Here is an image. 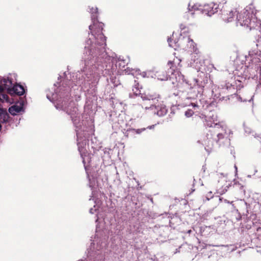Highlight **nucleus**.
<instances>
[{"label": "nucleus", "mask_w": 261, "mask_h": 261, "mask_svg": "<svg viewBox=\"0 0 261 261\" xmlns=\"http://www.w3.org/2000/svg\"><path fill=\"white\" fill-rule=\"evenodd\" d=\"M97 12V8H92L90 10L93 22L89 26L91 34H89L88 39L86 42L83 58L85 60H91L104 51L106 45V37L102 33L103 24L95 19L94 13Z\"/></svg>", "instance_id": "1"}, {"label": "nucleus", "mask_w": 261, "mask_h": 261, "mask_svg": "<svg viewBox=\"0 0 261 261\" xmlns=\"http://www.w3.org/2000/svg\"><path fill=\"white\" fill-rule=\"evenodd\" d=\"M256 10L253 4L247 6L244 9L239 12L236 17L237 25L248 28L258 29L261 28V21L255 17Z\"/></svg>", "instance_id": "2"}, {"label": "nucleus", "mask_w": 261, "mask_h": 261, "mask_svg": "<svg viewBox=\"0 0 261 261\" xmlns=\"http://www.w3.org/2000/svg\"><path fill=\"white\" fill-rule=\"evenodd\" d=\"M168 42L169 46L173 47L174 49H176L177 47H180L184 50L193 51L197 55L199 53L196 44L189 37H181L177 42L174 43H172L170 39H168Z\"/></svg>", "instance_id": "3"}, {"label": "nucleus", "mask_w": 261, "mask_h": 261, "mask_svg": "<svg viewBox=\"0 0 261 261\" xmlns=\"http://www.w3.org/2000/svg\"><path fill=\"white\" fill-rule=\"evenodd\" d=\"M213 117H213L208 118L206 120L205 124L209 127L214 126L218 130L217 137L219 139L229 137L232 134V132L227 127L226 124L223 121L217 122L216 116L215 118Z\"/></svg>", "instance_id": "4"}, {"label": "nucleus", "mask_w": 261, "mask_h": 261, "mask_svg": "<svg viewBox=\"0 0 261 261\" xmlns=\"http://www.w3.org/2000/svg\"><path fill=\"white\" fill-rule=\"evenodd\" d=\"M191 5H189V11H199L202 14L211 16L217 11L218 5L214 3L205 4L203 6L198 4H196L191 6Z\"/></svg>", "instance_id": "5"}, {"label": "nucleus", "mask_w": 261, "mask_h": 261, "mask_svg": "<svg viewBox=\"0 0 261 261\" xmlns=\"http://www.w3.org/2000/svg\"><path fill=\"white\" fill-rule=\"evenodd\" d=\"M55 107L57 109H62L65 111H66L67 113L71 115V117L75 125H76L80 122V115H79V113H77V108H73L72 111L73 113H72L68 111V108L66 106H64L63 105H60L57 103L56 104H55Z\"/></svg>", "instance_id": "6"}, {"label": "nucleus", "mask_w": 261, "mask_h": 261, "mask_svg": "<svg viewBox=\"0 0 261 261\" xmlns=\"http://www.w3.org/2000/svg\"><path fill=\"white\" fill-rule=\"evenodd\" d=\"M180 62L181 60L177 58L174 59L172 61H169L168 62V65L171 69L173 74L179 75L181 67Z\"/></svg>", "instance_id": "7"}, {"label": "nucleus", "mask_w": 261, "mask_h": 261, "mask_svg": "<svg viewBox=\"0 0 261 261\" xmlns=\"http://www.w3.org/2000/svg\"><path fill=\"white\" fill-rule=\"evenodd\" d=\"M76 135L77 137V145L79 146V150L80 152L81 155L83 159V163L84 164L85 169L87 170V167L85 165L86 163L87 155L85 151L86 150L85 148V146H86V141L84 140V142H82V143H80L79 140V133L77 132L76 133Z\"/></svg>", "instance_id": "8"}, {"label": "nucleus", "mask_w": 261, "mask_h": 261, "mask_svg": "<svg viewBox=\"0 0 261 261\" xmlns=\"http://www.w3.org/2000/svg\"><path fill=\"white\" fill-rule=\"evenodd\" d=\"M237 14L238 11L234 9L224 13L222 15V18L225 22H231L236 17H237Z\"/></svg>", "instance_id": "9"}, {"label": "nucleus", "mask_w": 261, "mask_h": 261, "mask_svg": "<svg viewBox=\"0 0 261 261\" xmlns=\"http://www.w3.org/2000/svg\"><path fill=\"white\" fill-rule=\"evenodd\" d=\"M260 45V43L259 44H257L256 47L249 51V55L252 58V60H256L255 62H259L261 59V47H259V46Z\"/></svg>", "instance_id": "10"}, {"label": "nucleus", "mask_w": 261, "mask_h": 261, "mask_svg": "<svg viewBox=\"0 0 261 261\" xmlns=\"http://www.w3.org/2000/svg\"><path fill=\"white\" fill-rule=\"evenodd\" d=\"M12 85L10 89H6L7 90L10 94H16L18 95H22L24 93V89L23 86L21 85L16 84L13 86Z\"/></svg>", "instance_id": "11"}, {"label": "nucleus", "mask_w": 261, "mask_h": 261, "mask_svg": "<svg viewBox=\"0 0 261 261\" xmlns=\"http://www.w3.org/2000/svg\"><path fill=\"white\" fill-rule=\"evenodd\" d=\"M12 85V81L8 77L0 78V92L5 89H10Z\"/></svg>", "instance_id": "12"}, {"label": "nucleus", "mask_w": 261, "mask_h": 261, "mask_svg": "<svg viewBox=\"0 0 261 261\" xmlns=\"http://www.w3.org/2000/svg\"><path fill=\"white\" fill-rule=\"evenodd\" d=\"M158 107H156V106L152 105L150 108L145 107V109L147 110L150 109L153 111L152 113L154 114H156L159 116H164L167 113V110L165 106H162L160 110H158Z\"/></svg>", "instance_id": "13"}, {"label": "nucleus", "mask_w": 261, "mask_h": 261, "mask_svg": "<svg viewBox=\"0 0 261 261\" xmlns=\"http://www.w3.org/2000/svg\"><path fill=\"white\" fill-rule=\"evenodd\" d=\"M23 105L22 102L16 103L14 105L9 108V113L13 115H17L18 113L23 111Z\"/></svg>", "instance_id": "14"}, {"label": "nucleus", "mask_w": 261, "mask_h": 261, "mask_svg": "<svg viewBox=\"0 0 261 261\" xmlns=\"http://www.w3.org/2000/svg\"><path fill=\"white\" fill-rule=\"evenodd\" d=\"M195 82V84L193 87V89H194V92L195 93V95L197 96L198 94H201L203 90L204 86L203 85H200L197 81V80H194Z\"/></svg>", "instance_id": "15"}, {"label": "nucleus", "mask_w": 261, "mask_h": 261, "mask_svg": "<svg viewBox=\"0 0 261 261\" xmlns=\"http://www.w3.org/2000/svg\"><path fill=\"white\" fill-rule=\"evenodd\" d=\"M141 98L143 100H150L160 98V95L156 94H149L143 93L141 94Z\"/></svg>", "instance_id": "16"}, {"label": "nucleus", "mask_w": 261, "mask_h": 261, "mask_svg": "<svg viewBox=\"0 0 261 261\" xmlns=\"http://www.w3.org/2000/svg\"><path fill=\"white\" fill-rule=\"evenodd\" d=\"M231 86L233 87V89L240 90L242 87L241 82L239 80H236V77L231 79Z\"/></svg>", "instance_id": "17"}, {"label": "nucleus", "mask_w": 261, "mask_h": 261, "mask_svg": "<svg viewBox=\"0 0 261 261\" xmlns=\"http://www.w3.org/2000/svg\"><path fill=\"white\" fill-rule=\"evenodd\" d=\"M9 118V115L6 110L0 109V123L6 122Z\"/></svg>", "instance_id": "18"}, {"label": "nucleus", "mask_w": 261, "mask_h": 261, "mask_svg": "<svg viewBox=\"0 0 261 261\" xmlns=\"http://www.w3.org/2000/svg\"><path fill=\"white\" fill-rule=\"evenodd\" d=\"M132 74L133 75H135L136 76L138 75H140L141 76L143 77H146V73L145 72H141V71L139 69H136V70H132Z\"/></svg>", "instance_id": "19"}, {"label": "nucleus", "mask_w": 261, "mask_h": 261, "mask_svg": "<svg viewBox=\"0 0 261 261\" xmlns=\"http://www.w3.org/2000/svg\"><path fill=\"white\" fill-rule=\"evenodd\" d=\"M0 100L2 102H8L10 103V100H9V97L8 95L4 93H1L0 94Z\"/></svg>", "instance_id": "20"}, {"label": "nucleus", "mask_w": 261, "mask_h": 261, "mask_svg": "<svg viewBox=\"0 0 261 261\" xmlns=\"http://www.w3.org/2000/svg\"><path fill=\"white\" fill-rule=\"evenodd\" d=\"M139 85L138 83H136L135 84L133 88V91L134 92V93L136 95H138L141 94L140 93V89Z\"/></svg>", "instance_id": "21"}, {"label": "nucleus", "mask_w": 261, "mask_h": 261, "mask_svg": "<svg viewBox=\"0 0 261 261\" xmlns=\"http://www.w3.org/2000/svg\"><path fill=\"white\" fill-rule=\"evenodd\" d=\"M126 63L123 60H118L116 63V66L118 67L120 69L121 67L124 68L125 66Z\"/></svg>", "instance_id": "22"}, {"label": "nucleus", "mask_w": 261, "mask_h": 261, "mask_svg": "<svg viewBox=\"0 0 261 261\" xmlns=\"http://www.w3.org/2000/svg\"><path fill=\"white\" fill-rule=\"evenodd\" d=\"M158 75H155V76L157 77V79L161 81H165L168 79L167 75L166 74H163V75H160L159 73H157Z\"/></svg>", "instance_id": "23"}, {"label": "nucleus", "mask_w": 261, "mask_h": 261, "mask_svg": "<svg viewBox=\"0 0 261 261\" xmlns=\"http://www.w3.org/2000/svg\"><path fill=\"white\" fill-rule=\"evenodd\" d=\"M194 114L193 111L192 110H188L185 112V115L187 117H190Z\"/></svg>", "instance_id": "24"}, {"label": "nucleus", "mask_w": 261, "mask_h": 261, "mask_svg": "<svg viewBox=\"0 0 261 261\" xmlns=\"http://www.w3.org/2000/svg\"><path fill=\"white\" fill-rule=\"evenodd\" d=\"M226 88L228 90H231L233 89V87L231 86V80L226 83Z\"/></svg>", "instance_id": "25"}, {"label": "nucleus", "mask_w": 261, "mask_h": 261, "mask_svg": "<svg viewBox=\"0 0 261 261\" xmlns=\"http://www.w3.org/2000/svg\"><path fill=\"white\" fill-rule=\"evenodd\" d=\"M145 129V128H141V129H133V131L136 133V134H140L141 133H142L143 131H144V130Z\"/></svg>", "instance_id": "26"}, {"label": "nucleus", "mask_w": 261, "mask_h": 261, "mask_svg": "<svg viewBox=\"0 0 261 261\" xmlns=\"http://www.w3.org/2000/svg\"><path fill=\"white\" fill-rule=\"evenodd\" d=\"M229 186H230V183H229V184H228V185H227V186H226V188H225V189H224V190H223V191H219V193L220 194H221V195H222V194H223L224 193H225L227 191V189H228V187H229Z\"/></svg>", "instance_id": "27"}, {"label": "nucleus", "mask_w": 261, "mask_h": 261, "mask_svg": "<svg viewBox=\"0 0 261 261\" xmlns=\"http://www.w3.org/2000/svg\"><path fill=\"white\" fill-rule=\"evenodd\" d=\"M57 97V94H54L53 95L51 99L49 97V96L47 95V97L48 99H49L50 101L54 100Z\"/></svg>", "instance_id": "28"}, {"label": "nucleus", "mask_w": 261, "mask_h": 261, "mask_svg": "<svg viewBox=\"0 0 261 261\" xmlns=\"http://www.w3.org/2000/svg\"><path fill=\"white\" fill-rule=\"evenodd\" d=\"M213 197V196H212V192H209V194H208V196L207 197V200H209L210 198H212Z\"/></svg>", "instance_id": "29"}, {"label": "nucleus", "mask_w": 261, "mask_h": 261, "mask_svg": "<svg viewBox=\"0 0 261 261\" xmlns=\"http://www.w3.org/2000/svg\"><path fill=\"white\" fill-rule=\"evenodd\" d=\"M224 202H225V203H232V202H230L229 201H228L227 200H226V199H225V200H224Z\"/></svg>", "instance_id": "30"}, {"label": "nucleus", "mask_w": 261, "mask_h": 261, "mask_svg": "<svg viewBox=\"0 0 261 261\" xmlns=\"http://www.w3.org/2000/svg\"><path fill=\"white\" fill-rule=\"evenodd\" d=\"M94 211V210H93V208H91V209L90 210V213L91 214H94V211Z\"/></svg>", "instance_id": "31"}, {"label": "nucleus", "mask_w": 261, "mask_h": 261, "mask_svg": "<svg viewBox=\"0 0 261 261\" xmlns=\"http://www.w3.org/2000/svg\"><path fill=\"white\" fill-rule=\"evenodd\" d=\"M153 127H154V125H151V126H148V127H147V128L151 129V128H152Z\"/></svg>", "instance_id": "32"}, {"label": "nucleus", "mask_w": 261, "mask_h": 261, "mask_svg": "<svg viewBox=\"0 0 261 261\" xmlns=\"http://www.w3.org/2000/svg\"><path fill=\"white\" fill-rule=\"evenodd\" d=\"M89 185H90V187H91L92 186V183H91V182H90Z\"/></svg>", "instance_id": "33"}, {"label": "nucleus", "mask_w": 261, "mask_h": 261, "mask_svg": "<svg viewBox=\"0 0 261 261\" xmlns=\"http://www.w3.org/2000/svg\"><path fill=\"white\" fill-rule=\"evenodd\" d=\"M222 200V198H219V201H221Z\"/></svg>", "instance_id": "34"}, {"label": "nucleus", "mask_w": 261, "mask_h": 261, "mask_svg": "<svg viewBox=\"0 0 261 261\" xmlns=\"http://www.w3.org/2000/svg\"><path fill=\"white\" fill-rule=\"evenodd\" d=\"M235 168H236V172H237V167L236 166H235Z\"/></svg>", "instance_id": "35"}, {"label": "nucleus", "mask_w": 261, "mask_h": 261, "mask_svg": "<svg viewBox=\"0 0 261 261\" xmlns=\"http://www.w3.org/2000/svg\"><path fill=\"white\" fill-rule=\"evenodd\" d=\"M204 144H205V145H206V144H207V143H206V141H205V142H204Z\"/></svg>", "instance_id": "36"}, {"label": "nucleus", "mask_w": 261, "mask_h": 261, "mask_svg": "<svg viewBox=\"0 0 261 261\" xmlns=\"http://www.w3.org/2000/svg\"><path fill=\"white\" fill-rule=\"evenodd\" d=\"M98 218L96 219V222H97L98 221Z\"/></svg>", "instance_id": "37"}, {"label": "nucleus", "mask_w": 261, "mask_h": 261, "mask_svg": "<svg viewBox=\"0 0 261 261\" xmlns=\"http://www.w3.org/2000/svg\"><path fill=\"white\" fill-rule=\"evenodd\" d=\"M224 177L225 179H227V177H225V176H224Z\"/></svg>", "instance_id": "38"}]
</instances>
